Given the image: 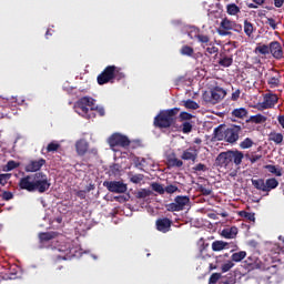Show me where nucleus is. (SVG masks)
<instances>
[{"mask_svg":"<svg viewBox=\"0 0 284 284\" xmlns=\"http://www.w3.org/2000/svg\"><path fill=\"white\" fill-rule=\"evenodd\" d=\"M94 99L91 97H83L75 103V112L84 116V119H94V110L101 115L105 116V109L103 106H94Z\"/></svg>","mask_w":284,"mask_h":284,"instance_id":"1","label":"nucleus"},{"mask_svg":"<svg viewBox=\"0 0 284 284\" xmlns=\"http://www.w3.org/2000/svg\"><path fill=\"white\" fill-rule=\"evenodd\" d=\"M243 128L241 125L231 124L229 128L225 124H220L213 131V136L216 141H225L226 143H236Z\"/></svg>","mask_w":284,"mask_h":284,"instance_id":"2","label":"nucleus"},{"mask_svg":"<svg viewBox=\"0 0 284 284\" xmlns=\"http://www.w3.org/2000/svg\"><path fill=\"white\" fill-rule=\"evenodd\" d=\"M179 112H181L180 108L160 111L153 120L154 128H159L160 130H168V128H172V125L176 123Z\"/></svg>","mask_w":284,"mask_h":284,"instance_id":"3","label":"nucleus"},{"mask_svg":"<svg viewBox=\"0 0 284 284\" xmlns=\"http://www.w3.org/2000/svg\"><path fill=\"white\" fill-rule=\"evenodd\" d=\"M243 159H245L243 152L239 150H229L225 152H221L217 155L216 164L220 165V168H225L227 170L229 168H232V165H241L243 163Z\"/></svg>","mask_w":284,"mask_h":284,"instance_id":"4","label":"nucleus"},{"mask_svg":"<svg viewBox=\"0 0 284 284\" xmlns=\"http://www.w3.org/2000/svg\"><path fill=\"white\" fill-rule=\"evenodd\" d=\"M50 180L48 179V174L43 172H37L33 174V187L34 192H39V194H43L50 190Z\"/></svg>","mask_w":284,"mask_h":284,"instance_id":"5","label":"nucleus"},{"mask_svg":"<svg viewBox=\"0 0 284 284\" xmlns=\"http://www.w3.org/2000/svg\"><path fill=\"white\" fill-rule=\"evenodd\" d=\"M227 97V91H225L221 87L213 88L210 92L203 93V100L206 103H212V105H216L220 101H223Z\"/></svg>","mask_w":284,"mask_h":284,"instance_id":"6","label":"nucleus"},{"mask_svg":"<svg viewBox=\"0 0 284 284\" xmlns=\"http://www.w3.org/2000/svg\"><path fill=\"white\" fill-rule=\"evenodd\" d=\"M190 203V197L186 195H178L174 199V202L166 204L168 212H183L185 205Z\"/></svg>","mask_w":284,"mask_h":284,"instance_id":"7","label":"nucleus"},{"mask_svg":"<svg viewBox=\"0 0 284 284\" xmlns=\"http://www.w3.org/2000/svg\"><path fill=\"white\" fill-rule=\"evenodd\" d=\"M114 70L115 65H108L97 78L99 85H105V83H114Z\"/></svg>","mask_w":284,"mask_h":284,"instance_id":"8","label":"nucleus"},{"mask_svg":"<svg viewBox=\"0 0 284 284\" xmlns=\"http://www.w3.org/2000/svg\"><path fill=\"white\" fill-rule=\"evenodd\" d=\"M130 139L121 133H114L109 138L110 148H130Z\"/></svg>","mask_w":284,"mask_h":284,"instance_id":"9","label":"nucleus"},{"mask_svg":"<svg viewBox=\"0 0 284 284\" xmlns=\"http://www.w3.org/2000/svg\"><path fill=\"white\" fill-rule=\"evenodd\" d=\"M103 186L113 194H125L128 192V184L121 181H104Z\"/></svg>","mask_w":284,"mask_h":284,"instance_id":"10","label":"nucleus"},{"mask_svg":"<svg viewBox=\"0 0 284 284\" xmlns=\"http://www.w3.org/2000/svg\"><path fill=\"white\" fill-rule=\"evenodd\" d=\"M270 54H272L273 59L281 61L284 58L283 45L278 41H272L268 43Z\"/></svg>","mask_w":284,"mask_h":284,"instance_id":"11","label":"nucleus"},{"mask_svg":"<svg viewBox=\"0 0 284 284\" xmlns=\"http://www.w3.org/2000/svg\"><path fill=\"white\" fill-rule=\"evenodd\" d=\"M276 103H278V95L275 93H266L264 94L263 102L260 105L262 110H272Z\"/></svg>","mask_w":284,"mask_h":284,"instance_id":"12","label":"nucleus"},{"mask_svg":"<svg viewBox=\"0 0 284 284\" xmlns=\"http://www.w3.org/2000/svg\"><path fill=\"white\" fill-rule=\"evenodd\" d=\"M182 161H192V163H196L199 159V149L196 146H190L182 152L181 155Z\"/></svg>","mask_w":284,"mask_h":284,"instance_id":"13","label":"nucleus"},{"mask_svg":"<svg viewBox=\"0 0 284 284\" xmlns=\"http://www.w3.org/2000/svg\"><path fill=\"white\" fill-rule=\"evenodd\" d=\"M20 190H27V192H34V178L33 174L26 175L19 181Z\"/></svg>","mask_w":284,"mask_h":284,"instance_id":"14","label":"nucleus"},{"mask_svg":"<svg viewBox=\"0 0 284 284\" xmlns=\"http://www.w3.org/2000/svg\"><path fill=\"white\" fill-rule=\"evenodd\" d=\"M266 278L270 281V283H276L278 282V278H281V273L278 270V265H272L266 270Z\"/></svg>","mask_w":284,"mask_h":284,"instance_id":"15","label":"nucleus"},{"mask_svg":"<svg viewBox=\"0 0 284 284\" xmlns=\"http://www.w3.org/2000/svg\"><path fill=\"white\" fill-rule=\"evenodd\" d=\"M45 165V159L41 158L39 160H31L27 165H26V172H39L41 168Z\"/></svg>","mask_w":284,"mask_h":284,"instance_id":"16","label":"nucleus"},{"mask_svg":"<svg viewBox=\"0 0 284 284\" xmlns=\"http://www.w3.org/2000/svg\"><path fill=\"white\" fill-rule=\"evenodd\" d=\"M58 252H60V254L57 255V258L59 261H68V258H70V254H72V247L70 243H67L64 245H61L58 248Z\"/></svg>","mask_w":284,"mask_h":284,"instance_id":"17","label":"nucleus"},{"mask_svg":"<svg viewBox=\"0 0 284 284\" xmlns=\"http://www.w3.org/2000/svg\"><path fill=\"white\" fill-rule=\"evenodd\" d=\"M155 225L159 232H163V234H165L166 232H170V227H172V221L168 217L159 219L156 220Z\"/></svg>","mask_w":284,"mask_h":284,"instance_id":"18","label":"nucleus"},{"mask_svg":"<svg viewBox=\"0 0 284 284\" xmlns=\"http://www.w3.org/2000/svg\"><path fill=\"white\" fill-rule=\"evenodd\" d=\"M211 247L213 252H223V250H231V247H234V244L230 242L216 240L212 243Z\"/></svg>","mask_w":284,"mask_h":284,"instance_id":"19","label":"nucleus"},{"mask_svg":"<svg viewBox=\"0 0 284 284\" xmlns=\"http://www.w3.org/2000/svg\"><path fill=\"white\" fill-rule=\"evenodd\" d=\"M221 68H230L234 63V57L225 53H220V60L217 61Z\"/></svg>","mask_w":284,"mask_h":284,"instance_id":"20","label":"nucleus"},{"mask_svg":"<svg viewBox=\"0 0 284 284\" xmlns=\"http://www.w3.org/2000/svg\"><path fill=\"white\" fill-rule=\"evenodd\" d=\"M247 270H261V260L256 256H248L245 260Z\"/></svg>","mask_w":284,"mask_h":284,"instance_id":"21","label":"nucleus"},{"mask_svg":"<svg viewBox=\"0 0 284 284\" xmlns=\"http://www.w3.org/2000/svg\"><path fill=\"white\" fill-rule=\"evenodd\" d=\"M283 133H278L276 131H272L268 134V141H271L272 143H274L275 145H283Z\"/></svg>","mask_w":284,"mask_h":284,"instance_id":"22","label":"nucleus"},{"mask_svg":"<svg viewBox=\"0 0 284 284\" xmlns=\"http://www.w3.org/2000/svg\"><path fill=\"white\" fill-rule=\"evenodd\" d=\"M254 52L258 54V57H267V54H270V44L257 43Z\"/></svg>","mask_w":284,"mask_h":284,"instance_id":"23","label":"nucleus"},{"mask_svg":"<svg viewBox=\"0 0 284 284\" xmlns=\"http://www.w3.org/2000/svg\"><path fill=\"white\" fill-rule=\"evenodd\" d=\"M265 192H272V190H276L278 187V180L276 178H270L264 181Z\"/></svg>","mask_w":284,"mask_h":284,"instance_id":"24","label":"nucleus"},{"mask_svg":"<svg viewBox=\"0 0 284 284\" xmlns=\"http://www.w3.org/2000/svg\"><path fill=\"white\" fill-rule=\"evenodd\" d=\"M75 149H77L79 156H83L85 154V152H88V142H85V140H79L75 143Z\"/></svg>","mask_w":284,"mask_h":284,"instance_id":"25","label":"nucleus"},{"mask_svg":"<svg viewBox=\"0 0 284 284\" xmlns=\"http://www.w3.org/2000/svg\"><path fill=\"white\" fill-rule=\"evenodd\" d=\"M236 234H239V229L236 226H232L230 229H224L222 231V236L224 239H234V236H236Z\"/></svg>","mask_w":284,"mask_h":284,"instance_id":"26","label":"nucleus"},{"mask_svg":"<svg viewBox=\"0 0 284 284\" xmlns=\"http://www.w3.org/2000/svg\"><path fill=\"white\" fill-rule=\"evenodd\" d=\"M169 168H183V162L176 158V155H170L168 158Z\"/></svg>","mask_w":284,"mask_h":284,"instance_id":"27","label":"nucleus"},{"mask_svg":"<svg viewBox=\"0 0 284 284\" xmlns=\"http://www.w3.org/2000/svg\"><path fill=\"white\" fill-rule=\"evenodd\" d=\"M251 183L255 190H258L260 192H265V179H252Z\"/></svg>","mask_w":284,"mask_h":284,"instance_id":"28","label":"nucleus"},{"mask_svg":"<svg viewBox=\"0 0 284 284\" xmlns=\"http://www.w3.org/2000/svg\"><path fill=\"white\" fill-rule=\"evenodd\" d=\"M264 170H267L271 174H274V176H283V169L276 168V165L273 164H266L264 166Z\"/></svg>","mask_w":284,"mask_h":284,"instance_id":"29","label":"nucleus"},{"mask_svg":"<svg viewBox=\"0 0 284 284\" xmlns=\"http://www.w3.org/2000/svg\"><path fill=\"white\" fill-rule=\"evenodd\" d=\"M195 39L199 41V43H202V47L205 48V45H212V42L210 41V37L205 36L203 33L195 34Z\"/></svg>","mask_w":284,"mask_h":284,"instance_id":"30","label":"nucleus"},{"mask_svg":"<svg viewBox=\"0 0 284 284\" xmlns=\"http://www.w3.org/2000/svg\"><path fill=\"white\" fill-rule=\"evenodd\" d=\"M57 234L54 232H43L39 234L40 243H48V241H52Z\"/></svg>","mask_w":284,"mask_h":284,"instance_id":"31","label":"nucleus"},{"mask_svg":"<svg viewBox=\"0 0 284 284\" xmlns=\"http://www.w3.org/2000/svg\"><path fill=\"white\" fill-rule=\"evenodd\" d=\"M226 12L231 17H236V14H239V12H241V8H239V6H236V3H230L226 6Z\"/></svg>","mask_w":284,"mask_h":284,"instance_id":"32","label":"nucleus"},{"mask_svg":"<svg viewBox=\"0 0 284 284\" xmlns=\"http://www.w3.org/2000/svg\"><path fill=\"white\" fill-rule=\"evenodd\" d=\"M232 116H235V119H245V116H247V109L245 108L234 109L232 111Z\"/></svg>","mask_w":284,"mask_h":284,"instance_id":"33","label":"nucleus"},{"mask_svg":"<svg viewBox=\"0 0 284 284\" xmlns=\"http://www.w3.org/2000/svg\"><path fill=\"white\" fill-rule=\"evenodd\" d=\"M245 256H247V252L245 251H240L237 253H233L231 256V261L233 263H241V261H243V258H245Z\"/></svg>","mask_w":284,"mask_h":284,"instance_id":"34","label":"nucleus"},{"mask_svg":"<svg viewBox=\"0 0 284 284\" xmlns=\"http://www.w3.org/2000/svg\"><path fill=\"white\" fill-rule=\"evenodd\" d=\"M267 84L270 88H278V85H281V75L276 74L275 77L268 78Z\"/></svg>","mask_w":284,"mask_h":284,"instance_id":"35","label":"nucleus"},{"mask_svg":"<svg viewBox=\"0 0 284 284\" xmlns=\"http://www.w3.org/2000/svg\"><path fill=\"white\" fill-rule=\"evenodd\" d=\"M180 53L182 57H194V48L185 44L181 48Z\"/></svg>","mask_w":284,"mask_h":284,"instance_id":"36","label":"nucleus"},{"mask_svg":"<svg viewBox=\"0 0 284 284\" xmlns=\"http://www.w3.org/2000/svg\"><path fill=\"white\" fill-rule=\"evenodd\" d=\"M14 112H10L9 106H0V119H12Z\"/></svg>","mask_w":284,"mask_h":284,"instance_id":"37","label":"nucleus"},{"mask_svg":"<svg viewBox=\"0 0 284 284\" xmlns=\"http://www.w3.org/2000/svg\"><path fill=\"white\" fill-rule=\"evenodd\" d=\"M248 121H251V123H256V124L265 123V121H267V116L258 113L256 115H252Z\"/></svg>","mask_w":284,"mask_h":284,"instance_id":"38","label":"nucleus"},{"mask_svg":"<svg viewBox=\"0 0 284 284\" xmlns=\"http://www.w3.org/2000/svg\"><path fill=\"white\" fill-rule=\"evenodd\" d=\"M244 32L246 37H252V34H254V24L248 20L244 21Z\"/></svg>","mask_w":284,"mask_h":284,"instance_id":"39","label":"nucleus"},{"mask_svg":"<svg viewBox=\"0 0 284 284\" xmlns=\"http://www.w3.org/2000/svg\"><path fill=\"white\" fill-rule=\"evenodd\" d=\"M234 26V21L227 19V18H224L222 21H221V24H220V28H222V30H232Z\"/></svg>","mask_w":284,"mask_h":284,"instance_id":"40","label":"nucleus"},{"mask_svg":"<svg viewBox=\"0 0 284 284\" xmlns=\"http://www.w3.org/2000/svg\"><path fill=\"white\" fill-rule=\"evenodd\" d=\"M181 132H183V134H190V132H192L194 125H192V122L185 121L181 124Z\"/></svg>","mask_w":284,"mask_h":284,"instance_id":"41","label":"nucleus"},{"mask_svg":"<svg viewBox=\"0 0 284 284\" xmlns=\"http://www.w3.org/2000/svg\"><path fill=\"white\" fill-rule=\"evenodd\" d=\"M234 267V262L232 260H227L221 265V272L225 274V272H230Z\"/></svg>","mask_w":284,"mask_h":284,"instance_id":"42","label":"nucleus"},{"mask_svg":"<svg viewBox=\"0 0 284 284\" xmlns=\"http://www.w3.org/2000/svg\"><path fill=\"white\" fill-rule=\"evenodd\" d=\"M184 108H186V110H199V103H196V101L194 100H186L184 101Z\"/></svg>","mask_w":284,"mask_h":284,"instance_id":"43","label":"nucleus"},{"mask_svg":"<svg viewBox=\"0 0 284 284\" xmlns=\"http://www.w3.org/2000/svg\"><path fill=\"white\" fill-rule=\"evenodd\" d=\"M19 168V163L13 160H10L3 169V172H12V170H17Z\"/></svg>","mask_w":284,"mask_h":284,"instance_id":"44","label":"nucleus"},{"mask_svg":"<svg viewBox=\"0 0 284 284\" xmlns=\"http://www.w3.org/2000/svg\"><path fill=\"white\" fill-rule=\"evenodd\" d=\"M252 145H254V141H252V139H250V138H246L241 142L240 148L242 150H250V148H252Z\"/></svg>","mask_w":284,"mask_h":284,"instance_id":"45","label":"nucleus"},{"mask_svg":"<svg viewBox=\"0 0 284 284\" xmlns=\"http://www.w3.org/2000/svg\"><path fill=\"white\" fill-rule=\"evenodd\" d=\"M240 216H242V219H246V221H252L253 223L256 221L255 214L247 211H241Z\"/></svg>","mask_w":284,"mask_h":284,"instance_id":"46","label":"nucleus"},{"mask_svg":"<svg viewBox=\"0 0 284 284\" xmlns=\"http://www.w3.org/2000/svg\"><path fill=\"white\" fill-rule=\"evenodd\" d=\"M151 187H152V191L158 192V194H165V189L160 183L154 182L151 184Z\"/></svg>","mask_w":284,"mask_h":284,"instance_id":"47","label":"nucleus"},{"mask_svg":"<svg viewBox=\"0 0 284 284\" xmlns=\"http://www.w3.org/2000/svg\"><path fill=\"white\" fill-rule=\"evenodd\" d=\"M144 179H145V175L139 173V174L132 175L130 178V181H131V183H135V185H136V184L141 183V181H143Z\"/></svg>","mask_w":284,"mask_h":284,"instance_id":"48","label":"nucleus"},{"mask_svg":"<svg viewBox=\"0 0 284 284\" xmlns=\"http://www.w3.org/2000/svg\"><path fill=\"white\" fill-rule=\"evenodd\" d=\"M10 179H12V174H10V173L0 174V185H7L8 181H10Z\"/></svg>","mask_w":284,"mask_h":284,"instance_id":"49","label":"nucleus"},{"mask_svg":"<svg viewBox=\"0 0 284 284\" xmlns=\"http://www.w3.org/2000/svg\"><path fill=\"white\" fill-rule=\"evenodd\" d=\"M222 274L221 273H213L210 278H209V283L210 284H215V283H219V281H221L222 278Z\"/></svg>","mask_w":284,"mask_h":284,"instance_id":"50","label":"nucleus"},{"mask_svg":"<svg viewBox=\"0 0 284 284\" xmlns=\"http://www.w3.org/2000/svg\"><path fill=\"white\" fill-rule=\"evenodd\" d=\"M114 79L116 81H121V79H125V73L121 72V68H119V67H115Z\"/></svg>","mask_w":284,"mask_h":284,"instance_id":"51","label":"nucleus"},{"mask_svg":"<svg viewBox=\"0 0 284 284\" xmlns=\"http://www.w3.org/2000/svg\"><path fill=\"white\" fill-rule=\"evenodd\" d=\"M59 148H61V144L51 142L47 146V152H57L59 150Z\"/></svg>","mask_w":284,"mask_h":284,"instance_id":"52","label":"nucleus"},{"mask_svg":"<svg viewBox=\"0 0 284 284\" xmlns=\"http://www.w3.org/2000/svg\"><path fill=\"white\" fill-rule=\"evenodd\" d=\"M152 195V191L143 189L138 192V199H148V196Z\"/></svg>","mask_w":284,"mask_h":284,"instance_id":"53","label":"nucleus"},{"mask_svg":"<svg viewBox=\"0 0 284 284\" xmlns=\"http://www.w3.org/2000/svg\"><path fill=\"white\" fill-rule=\"evenodd\" d=\"M191 119H194V115H192L191 113L185 112V111L180 113V120L181 121H184V122L185 121H191Z\"/></svg>","mask_w":284,"mask_h":284,"instance_id":"54","label":"nucleus"},{"mask_svg":"<svg viewBox=\"0 0 284 284\" xmlns=\"http://www.w3.org/2000/svg\"><path fill=\"white\" fill-rule=\"evenodd\" d=\"M164 192H166V194H174V192H179V186L170 184L165 186Z\"/></svg>","mask_w":284,"mask_h":284,"instance_id":"55","label":"nucleus"},{"mask_svg":"<svg viewBox=\"0 0 284 284\" xmlns=\"http://www.w3.org/2000/svg\"><path fill=\"white\" fill-rule=\"evenodd\" d=\"M199 191L201 192L202 196H210L212 194V189H207L203 185L199 186Z\"/></svg>","mask_w":284,"mask_h":284,"instance_id":"56","label":"nucleus"},{"mask_svg":"<svg viewBox=\"0 0 284 284\" xmlns=\"http://www.w3.org/2000/svg\"><path fill=\"white\" fill-rule=\"evenodd\" d=\"M193 172H207V166L203 163H199L193 166Z\"/></svg>","mask_w":284,"mask_h":284,"instance_id":"57","label":"nucleus"},{"mask_svg":"<svg viewBox=\"0 0 284 284\" xmlns=\"http://www.w3.org/2000/svg\"><path fill=\"white\" fill-rule=\"evenodd\" d=\"M207 54H219V47H215L214 43L206 48Z\"/></svg>","mask_w":284,"mask_h":284,"instance_id":"58","label":"nucleus"},{"mask_svg":"<svg viewBox=\"0 0 284 284\" xmlns=\"http://www.w3.org/2000/svg\"><path fill=\"white\" fill-rule=\"evenodd\" d=\"M266 24L270 26L272 30H276V28H278V26L276 24V20H274V18H267Z\"/></svg>","mask_w":284,"mask_h":284,"instance_id":"59","label":"nucleus"},{"mask_svg":"<svg viewBox=\"0 0 284 284\" xmlns=\"http://www.w3.org/2000/svg\"><path fill=\"white\" fill-rule=\"evenodd\" d=\"M225 258H230V254L225 253L223 255H219L215 257V262L219 263H225Z\"/></svg>","mask_w":284,"mask_h":284,"instance_id":"60","label":"nucleus"},{"mask_svg":"<svg viewBox=\"0 0 284 284\" xmlns=\"http://www.w3.org/2000/svg\"><path fill=\"white\" fill-rule=\"evenodd\" d=\"M3 201H11V199H14V195L10 191H4L2 193Z\"/></svg>","mask_w":284,"mask_h":284,"instance_id":"61","label":"nucleus"},{"mask_svg":"<svg viewBox=\"0 0 284 284\" xmlns=\"http://www.w3.org/2000/svg\"><path fill=\"white\" fill-rule=\"evenodd\" d=\"M239 99H241V89H236L231 95V100L233 101H239Z\"/></svg>","mask_w":284,"mask_h":284,"instance_id":"62","label":"nucleus"},{"mask_svg":"<svg viewBox=\"0 0 284 284\" xmlns=\"http://www.w3.org/2000/svg\"><path fill=\"white\" fill-rule=\"evenodd\" d=\"M231 30H233L234 32H243V26L233 22V27Z\"/></svg>","mask_w":284,"mask_h":284,"instance_id":"63","label":"nucleus"},{"mask_svg":"<svg viewBox=\"0 0 284 284\" xmlns=\"http://www.w3.org/2000/svg\"><path fill=\"white\" fill-rule=\"evenodd\" d=\"M221 284H236V278L229 277V278L222 280Z\"/></svg>","mask_w":284,"mask_h":284,"instance_id":"64","label":"nucleus"}]
</instances>
